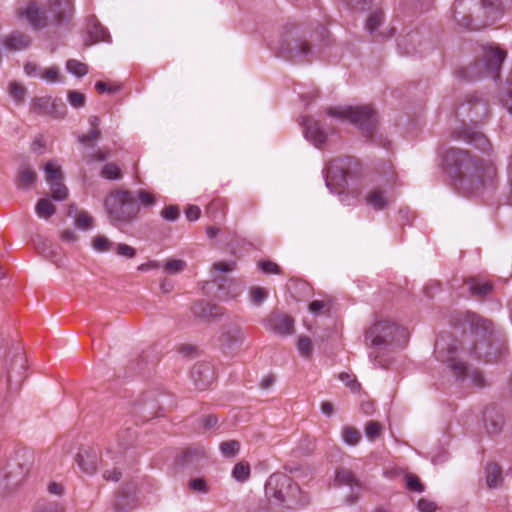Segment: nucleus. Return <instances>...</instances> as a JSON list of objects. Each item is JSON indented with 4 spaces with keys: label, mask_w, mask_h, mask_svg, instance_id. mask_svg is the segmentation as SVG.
Returning a JSON list of instances; mask_svg holds the SVG:
<instances>
[{
    "label": "nucleus",
    "mask_w": 512,
    "mask_h": 512,
    "mask_svg": "<svg viewBox=\"0 0 512 512\" xmlns=\"http://www.w3.org/2000/svg\"><path fill=\"white\" fill-rule=\"evenodd\" d=\"M366 202L373 209L380 211L389 205L390 200L384 190L375 188L367 194Z\"/></svg>",
    "instance_id": "nucleus-17"
},
{
    "label": "nucleus",
    "mask_w": 512,
    "mask_h": 512,
    "mask_svg": "<svg viewBox=\"0 0 512 512\" xmlns=\"http://www.w3.org/2000/svg\"><path fill=\"white\" fill-rule=\"evenodd\" d=\"M26 92V88L19 82L13 81L8 86V93L16 103H21L24 100Z\"/></svg>",
    "instance_id": "nucleus-30"
},
{
    "label": "nucleus",
    "mask_w": 512,
    "mask_h": 512,
    "mask_svg": "<svg viewBox=\"0 0 512 512\" xmlns=\"http://www.w3.org/2000/svg\"><path fill=\"white\" fill-rule=\"evenodd\" d=\"M91 246L96 252L104 253L113 249L114 243L106 236L97 235L92 239Z\"/></svg>",
    "instance_id": "nucleus-27"
},
{
    "label": "nucleus",
    "mask_w": 512,
    "mask_h": 512,
    "mask_svg": "<svg viewBox=\"0 0 512 512\" xmlns=\"http://www.w3.org/2000/svg\"><path fill=\"white\" fill-rule=\"evenodd\" d=\"M62 74L58 66L46 67L43 70L41 80L47 83H58L62 81Z\"/></svg>",
    "instance_id": "nucleus-32"
},
{
    "label": "nucleus",
    "mask_w": 512,
    "mask_h": 512,
    "mask_svg": "<svg viewBox=\"0 0 512 512\" xmlns=\"http://www.w3.org/2000/svg\"><path fill=\"white\" fill-rule=\"evenodd\" d=\"M339 379L354 393L360 390V384L358 381L350 374L341 373L339 375Z\"/></svg>",
    "instance_id": "nucleus-45"
},
{
    "label": "nucleus",
    "mask_w": 512,
    "mask_h": 512,
    "mask_svg": "<svg viewBox=\"0 0 512 512\" xmlns=\"http://www.w3.org/2000/svg\"><path fill=\"white\" fill-rule=\"evenodd\" d=\"M17 16L24 18L33 28L39 29L47 25V16L34 2L18 9Z\"/></svg>",
    "instance_id": "nucleus-9"
},
{
    "label": "nucleus",
    "mask_w": 512,
    "mask_h": 512,
    "mask_svg": "<svg viewBox=\"0 0 512 512\" xmlns=\"http://www.w3.org/2000/svg\"><path fill=\"white\" fill-rule=\"evenodd\" d=\"M464 140L471 143L477 149L486 152L490 149V143L488 139L480 132H470L466 133L463 137Z\"/></svg>",
    "instance_id": "nucleus-21"
},
{
    "label": "nucleus",
    "mask_w": 512,
    "mask_h": 512,
    "mask_svg": "<svg viewBox=\"0 0 512 512\" xmlns=\"http://www.w3.org/2000/svg\"><path fill=\"white\" fill-rule=\"evenodd\" d=\"M383 20V15L381 12L372 13L366 21L365 28L366 30L373 34L377 28L381 25Z\"/></svg>",
    "instance_id": "nucleus-42"
},
{
    "label": "nucleus",
    "mask_w": 512,
    "mask_h": 512,
    "mask_svg": "<svg viewBox=\"0 0 512 512\" xmlns=\"http://www.w3.org/2000/svg\"><path fill=\"white\" fill-rule=\"evenodd\" d=\"M159 286L163 293H170L173 290V283L165 278L160 281Z\"/></svg>",
    "instance_id": "nucleus-59"
},
{
    "label": "nucleus",
    "mask_w": 512,
    "mask_h": 512,
    "mask_svg": "<svg viewBox=\"0 0 512 512\" xmlns=\"http://www.w3.org/2000/svg\"><path fill=\"white\" fill-rule=\"evenodd\" d=\"M44 171L46 173V181L48 184L62 180L61 168L56 162H48L44 166Z\"/></svg>",
    "instance_id": "nucleus-25"
},
{
    "label": "nucleus",
    "mask_w": 512,
    "mask_h": 512,
    "mask_svg": "<svg viewBox=\"0 0 512 512\" xmlns=\"http://www.w3.org/2000/svg\"><path fill=\"white\" fill-rule=\"evenodd\" d=\"M383 426L377 421L370 420L365 425V435L369 441H375L380 437Z\"/></svg>",
    "instance_id": "nucleus-33"
},
{
    "label": "nucleus",
    "mask_w": 512,
    "mask_h": 512,
    "mask_svg": "<svg viewBox=\"0 0 512 512\" xmlns=\"http://www.w3.org/2000/svg\"><path fill=\"white\" fill-rule=\"evenodd\" d=\"M296 490L297 487L286 475L274 474L270 476L266 484V494L279 502H286L287 498L293 496Z\"/></svg>",
    "instance_id": "nucleus-6"
},
{
    "label": "nucleus",
    "mask_w": 512,
    "mask_h": 512,
    "mask_svg": "<svg viewBox=\"0 0 512 512\" xmlns=\"http://www.w3.org/2000/svg\"><path fill=\"white\" fill-rule=\"evenodd\" d=\"M109 34L106 29L97 22H93L88 28L86 45L90 46L100 41H108Z\"/></svg>",
    "instance_id": "nucleus-18"
},
{
    "label": "nucleus",
    "mask_w": 512,
    "mask_h": 512,
    "mask_svg": "<svg viewBox=\"0 0 512 512\" xmlns=\"http://www.w3.org/2000/svg\"><path fill=\"white\" fill-rule=\"evenodd\" d=\"M220 338L223 345L232 348L235 345L244 343L247 339V333L243 327L231 323L224 327Z\"/></svg>",
    "instance_id": "nucleus-11"
},
{
    "label": "nucleus",
    "mask_w": 512,
    "mask_h": 512,
    "mask_svg": "<svg viewBox=\"0 0 512 512\" xmlns=\"http://www.w3.org/2000/svg\"><path fill=\"white\" fill-rule=\"evenodd\" d=\"M264 325L268 330L282 336L291 335L294 331V320L286 314H271Z\"/></svg>",
    "instance_id": "nucleus-8"
},
{
    "label": "nucleus",
    "mask_w": 512,
    "mask_h": 512,
    "mask_svg": "<svg viewBox=\"0 0 512 512\" xmlns=\"http://www.w3.org/2000/svg\"><path fill=\"white\" fill-rule=\"evenodd\" d=\"M506 55V51L500 49L498 46H489L484 48L483 62L486 73L496 78Z\"/></svg>",
    "instance_id": "nucleus-7"
},
{
    "label": "nucleus",
    "mask_w": 512,
    "mask_h": 512,
    "mask_svg": "<svg viewBox=\"0 0 512 512\" xmlns=\"http://www.w3.org/2000/svg\"><path fill=\"white\" fill-rule=\"evenodd\" d=\"M51 189V194L54 200L56 201H63L68 196V189L67 187L62 183V180L58 182H54L52 184H49Z\"/></svg>",
    "instance_id": "nucleus-35"
},
{
    "label": "nucleus",
    "mask_w": 512,
    "mask_h": 512,
    "mask_svg": "<svg viewBox=\"0 0 512 512\" xmlns=\"http://www.w3.org/2000/svg\"><path fill=\"white\" fill-rule=\"evenodd\" d=\"M161 216L167 221H176L179 217V208L175 205H169L161 211Z\"/></svg>",
    "instance_id": "nucleus-47"
},
{
    "label": "nucleus",
    "mask_w": 512,
    "mask_h": 512,
    "mask_svg": "<svg viewBox=\"0 0 512 512\" xmlns=\"http://www.w3.org/2000/svg\"><path fill=\"white\" fill-rule=\"evenodd\" d=\"M189 487L194 491H198V492H202V493L207 492L206 482L201 478H196V479L191 480L189 482Z\"/></svg>",
    "instance_id": "nucleus-53"
},
{
    "label": "nucleus",
    "mask_w": 512,
    "mask_h": 512,
    "mask_svg": "<svg viewBox=\"0 0 512 512\" xmlns=\"http://www.w3.org/2000/svg\"><path fill=\"white\" fill-rule=\"evenodd\" d=\"M443 158L447 165L455 167L477 187L491 184L496 177V168L491 160L476 159L461 149L449 148Z\"/></svg>",
    "instance_id": "nucleus-1"
},
{
    "label": "nucleus",
    "mask_w": 512,
    "mask_h": 512,
    "mask_svg": "<svg viewBox=\"0 0 512 512\" xmlns=\"http://www.w3.org/2000/svg\"><path fill=\"white\" fill-rule=\"evenodd\" d=\"M23 69H24V73L27 77L38 78V79L42 78L44 68L35 62H31V61L26 62L24 64Z\"/></svg>",
    "instance_id": "nucleus-40"
},
{
    "label": "nucleus",
    "mask_w": 512,
    "mask_h": 512,
    "mask_svg": "<svg viewBox=\"0 0 512 512\" xmlns=\"http://www.w3.org/2000/svg\"><path fill=\"white\" fill-rule=\"evenodd\" d=\"M161 267V264L155 260H149L148 262L140 264L137 269L141 272H147L150 270H155Z\"/></svg>",
    "instance_id": "nucleus-56"
},
{
    "label": "nucleus",
    "mask_w": 512,
    "mask_h": 512,
    "mask_svg": "<svg viewBox=\"0 0 512 512\" xmlns=\"http://www.w3.org/2000/svg\"><path fill=\"white\" fill-rule=\"evenodd\" d=\"M48 491L51 494L60 495L63 492V487L60 484L53 482L48 485Z\"/></svg>",
    "instance_id": "nucleus-62"
},
{
    "label": "nucleus",
    "mask_w": 512,
    "mask_h": 512,
    "mask_svg": "<svg viewBox=\"0 0 512 512\" xmlns=\"http://www.w3.org/2000/svg\"><path fill=\"white\" fill-rule=\"evenodd\" d=\"M330 304L329 300H314L309 305V311L312 314H319L321 311H323L326 307H328Z\"/></svg>",
    "instance_id": "nucleus-51"
},
{
    "label": "nucleus",
    "mask_w": 512,
    "mask_h": 512,
    "mask_svg": "<svg viewBox=\"0 0 512 512\" xmlns=\"http://www.w3.org/2000/svg\"><path fill=\"white\" fill-rule=\"evenodd\" d=\"M468 288L474 295L485 296L492 291V284L478 279H470L467 282Z\"/></svg>",
    "instance_id": "nucleus-22"
},
{
    "label": "nucleus",
    "mask_w": 512,
    "mask_h": 512,
    "mask_svg": "<svg viewBox=\"0 0 512 512\" xmlns=\"http://www.w3.org/2000/svg\"><path fill=\"white\" fill-rule=\"evenodd\" d=\"M66 70L68 73L80 78L88 73V66L78 60L70 59L66 62Z\"/></svg>",
    "instance_id": "nucleus-26"
},
{
    "label": "nucleus",
    "mask_w": 512,
    "mask_h": 512,
    "mask_svg": "<svg viewBox=\"0 0 512 512\" xmlns=\"http://www.w3.org/2000/svg\"><path fill=\"white\" fill-rule=\"evenodd\" d=\"M37 181L36 172L29 166H22L15 180V185L18 189L29 190Z\"/></svg>",
    "instance_id": "nucleus-15"
},
{
    "label": "nucleus",
    "mask_w": 512,
    "mask_h": 512,
    "mask_svg": "<svg viewBox=\"0 0 512 512\" xmlns=\"http://www.w3.org/2000/svg\"><path fill=\"white\" fill-rule=\"evenodd\" d=\"M103 478L106 481L117 482L121 478V472L119 470H117V469L106 470L103 473Z\"/></svg>",
    "instance_id": "nucleus-57"
},
{
    "label": "nucleus",
    "mask_w": 512,
    "mask_h": 512,
    "mask_svg": "<svg viewBox=\"0 0 512 512\" xmlns=\"http://www.w3.org/2000/svg\"><path fill=\"white\" fill-rule=\"evenodd\" d=\"M200 213V208L195 205L189 206L185 211V215L189 221L197 220L200 217Z\"/></svg>",
    "instance_id": "nucleus-55"
},
{
    "label": "nucleus",
    "mask_w": 512,
    "mask_h": 512,
    "mask_svg": "<svg viewBox=\"0 0 512 512\" xmlns=\"http://www.w3.org/2000/svg\"><path fill=\"white\" fill-rule=\"evenodd\" d=\"M61 239L66 242H74L77 240V235L72 230H65L61 235Z\"/></svg>",
    "instance_id": "nucleus-60"
},
{
    "label": "nucleus",
    "mask_w": 512,
    "mask_h": 512,
    "mask_svg": "<svg viewBox=\"0 0 512 512\" xmlns=\"http://www.w3.org/2000/svg\"><path fill=\"white\" fill-rule=\"evenodd\" d=\"M59 107L64 108V105L52 97L35 98L32 102V109L39 114L53 115Z\"/></svg>",
    "instance_id": "nucleus-14"
},
{
    "label": "nucleus",
    "mask_w": 512,
    "mask_h": 512,
    "mask_svg": "<svg viewBox=\"0 0 512 512\" xmlns=\"http://www.w3.org/2000/svg\"><path fill=\"white\" fill-rule=\"evenodd\" d=\"M344 164V160H335L331 162L330 165L327 167V180L329 178L336 179L337 177L343 179L346 173V168ZM327 185H329L328 181Z\"/></svg>",
    "instance_id": "nucleus-24"
},
{
    "label": "nucleus",
    "mask_w": 512,
    "mask_h": 512,
    "mask_svg": "<svg viewBox=\"0 0 512 512\" xmlns=\"http://www.w3.org/2000/svg\"><path fill=\"white\" fill-rule=\"evenodd\" d=\"M95 88L100 93L112 91V89L110 88V86L108 84H106L105 82H101V81H99L95 84Z\"/></svg>",
    "instance_id": "nucleus-63"
},
{
    "label": "nucleus",
    "mask_w": 512,
    "mask_h": 512,
    "mask_svg": "<svg viewBox=\"0 0 512 512\" xmlns=\"http://www.w3.org/2000/svg\"><path fill=\"white\" fill-rule=\"evenodd\" d=\"M70 104L75 108H80L85 104V96L77 91H72L68 95Z\"/></svg>",
    "instance_id": "nucleus-50"
},
{
    "label": "nucleus",
    "mask_w": 512,
    "mask_h": 512,
    "mask_svg": "<svg viewBox=\"0 0 512 512\" xmlns=\"http://www.w3.org/2000/svg\"><path fill=\"white\" fill-rule=\"evenodd\" d=\"M486 482L490 488L497 487L501 482V471L496 464H490L486 470Z\"/></svg>",
    "instance_id": "nucleus-29"
},
{
    "label": "nucleus",
    "mask_w": 512,
    "mask_h": 512,
    "mask_svg": "<svg viewBox=\"0 0 512 512\" xmlns=\"http://www.w3.org/2000/svg\"><path fill=\"white\" fill-rule=\"evenodd\" d=\"M105 209L112 224L130 222L139 212L135 197L129 191L117 190L107 195Z\"/></svg>",
    "instance_id": "nucleus-2"
},
{
    "label": "nucleus",
    "mask_w": 512,
    "mask_h": 512,
    "mask_svg": "<svg viewBox=\"0 0 512 512\" xmlns=\"http://www.w3.org/2000/svg\"><path fill=\"white\" fill-rule=\"evenodd\" d=\"M232 476L238 482H245L250 476V465L246 462L237 463L232 470Z\"/></svg>",
    "instance_id": "nucleus-31"
},
{
    "label": "nucleus",
    "mask_w": 512,
    "mask_h": 512,
    "mask_svg": "<svg viewBox=\"0 0 512 512\" xmlns=\"http://www.w3.org/2000/svg\"><path fill=\"white\" fill-rule=\"evenodd\" d=\"M267 298V292L262 287H254L250 291L251 302L255 305H260Z\"/></svg>",
    "instance_id": "nucleus-44"
},
{
    "label": "nucleus",
    "mask_w": 512,
    "mask_h": 512,
    "mask_svg": "<svg viewBox=\"0 0 512 512\" xmlns=\"http://www.w3.org/2000/svg\"><path fill=\"white\" fill-rule=\"evenodd\" d=\"M101 176L108 180H118L121 178V170L115 163H108L104 165L101 170Z\"/></svg>",
    "instance_id": "nucleus-36"
},
{
    "label": "nucleus",
    "mask_w": 512,
    "mask_h": 512,
    "mask_svg": "<svg viewBox=\"0 0 512 512\" xmlns=\"http://www.w3.org/2000/svg\"><path fill=\"white\" fill-rule=\"evenodd\" d=\"M417 508L419 512H435L437 510V505L431 500L421 498L417 503Z\"/></svg>",
    "instance_id": "nucleus-48"
},
{
    "label": "nucleus",
    "mask_w": 512,
    "mask_h": 512,
    "mask_svg": "<svg viewBox=\"0 0 512 512\" xmlns=\"http://www.w3.org/2000/svg\"><path fill=\"white\" fill-rule=\"evenodd\" d=\"M462 352H458V344L455 339H451V343L447 344L446 355L442 356V360L447 362L448 366L454 371L458 377H470L471 382L477 386L484 384L482 375L476 371H469L468 367L461 361Z\"/></svg>",
    "instance_id": "nucleus-5"
},
{
    "label": "nucleus",
    "mask_w": 512,
    "mask_h": 512,
    "mask_svg": "<svg viewBox=\"0 0 512 512\" xmlns=\"http://www.w3.org/2000/svg\"><path fill=\"white\" fill-rule=\"evenodd\" d=\"M401 331L399 327L390 321H379L375 323L365 334V343L372 351L369 353V359L374 367H384L385 364L379 359L378 349L391 345L396 334Z\"/></svg>",
    "instance_id": "nucleus-3"
},
{
    "label": "nucleus",
    "mask_w": 512,
    "mask_h": 512,
    "mask_svg": "<svg viewBox=\"0 0 512 512\" xmlns=\"http://www.w3.org/2000/svg\"><path fill=\"white\" fill-rule=\"evenodd\" d=\"M110 156L108 149H100L91 155L92 161H105Z\"/></svg>",
    "instance_id": "nucleus-58"
},
{
    "label": "nucleus",
    "mask_w": 512,
    "mask_h": 512,
    "mask_svg": "<svg viewBox=\"0 0 512 512\" xmlns=\"http://www.w3.org/2000/svg\"><path fill=\"white\" fill-rule=\"evenodd\" d=\"M101 132L98 128H91V130L87 134L80 135L78 137V141L85 145L93 147L95 145V141L100 138Z\"/></svg>",
    "instance_id": "nucleus-41"
},
{
    "label": "nucleus",
    "mask_w": 512,
    "mask_h": 512,
    "mask_svg": "<svg viewBox=\"0 0 512 512\" xmlns=\"http://www.w3.org/2000/svg\"><path fill=\"white\" fill-rule=\"evenodd\" d=\"M219 450L224 457H235L240 451V443L237 440H229L220 443Z\"/></svg>",
    "instance_id": "nucleus-28"
},
{
    "label": "nucleus",
    "mask_w": 512,
    "mask_h": 512,
    "mask_svg": "<svg viewBox=\"0 0 512 512\" xmlns=\"http://www.w3.org/2000/svg\"><path fill=\"white\" fill-rule=\"evenodd\" d=\"M321 412L326 416H331L334 412L333 405L330 402H323L321 404Z\"/></svg>",
    "instance_id": "nucleus-61"
},
{
    "label": "nucleus",
    "mask_w": 512,
    "mask_h": 512,
    "mask_svg": "<svg viewBox=\"0 0 512 512\" xmlns=\"http://www.w3.org/2000/svg\"><path fill=\"white\" fill-rule=\"evenodd\" d=\"M341 436L344 443L350 446L357 445L362 438L361 433L352 426H344L342 428Z\"/></svg>",
    "instance_id": "nucleus-23"
},
{
    "label": "nucleus",
    "mask_w": 512,
    "mask_h": 512,
    "mask_svg": "<svg viewBox=\"0 0 512 512\" xmlns=\"http://www.w3.org/2000/svg\"><path fill=\"white\" fill-rule=\"evenodd\" d=\"M99 459L98 452L92 448H83L76 456V462L80 470L89 475H92L97 471Z\"/></svg>",
    "instance_id": "nucleus-10"
},
{
    "label": "nucleus",
    "mask_w": 512,
    "mask_h": 512,
    "mask_svg": "<svg viewBox=\"0 0 512 512\" xmlns=\"http://www.w3.org/2000/svg\"><path fill=\"white\" fill-rule=\"evenodd\" d=\"M135 201L139 208L140 206L144 208H149L156 203L155 196L152 193L145 190H138L136 192Z\"/></svg>",
    "instance_id": "nucleus-34"
},
{
    "label": "nucleus",
    "mask_w": 512,
    "mask_h": 512,
    "mask_svg": "<svg viewBox=\"0 0 512 512\" xmlns=\"http://www.w3.org/2000/svg\"><path fill=\"white\" fill-rule=\"evenodd\" d=\"M75 226L82 230L91 229L93 227V217L86 211H81L76 216Z\"/></svg>",
    "instance_id": "nucleus-39"
},
{
    "label": "nucleus",
    "mask_w": 512,
    "mask_h": 512,
    "mask_svg": "<svg viewBox=\"0 0 512 512\" xmlns=\"http://www.w3.org/2000/svg\"><path fill=\"white\" fill-rule=\"evenodd\" d=\"M48 11L52 22L61 23L72 15V0H51Z\"/></svg>",
    "instance_id": "nucleus-13"
},
{
    "label": "nucleus",
    "mask_w": 512,
    "mask_h": 512,
    "mask_svg": "<svg viewBox=\"0 0 512 512\" xmlns=\"http://www.w3.org/2000/svg\"><path fill=\"white\" fill-rule=\"evenodd\" d=\"M305 134L307 139L316 147H320L326 140V134L313 119H307L305 121Z\"/></svg>",
    "instance_id": "nucleus-16"
},
{
    "label": "nucleus",
    "mask_w": 512,
    "mask_h": 512,
    "mask_svg": "<svg viewBox=\"0 0 512 512\" xmlns=\"http://www.w3.org/2000/svg\"><path fill=\"white\" fill-rule=\"evenodd\" d=\"M55 211V205L48 198L40 199L35 206V213L41 219H49Z\"/></svg>",
    "instance_id": "nucleus-19"
},
{
    "label": "nucleus",
    "mask_w": 512,
    "mask_h": 512,
    "mask_svg": "<svg viewBox=\"0 0 512 512\" xmlns=\"http://www.w3.org/2000/svg\"><path fill=\"white\" fill-rule=\"evenodd\" d=\"M235 268V262L220 261L213 264V269L221 273H227L233 271Z\"/></svg>",
    "instance_id": "nucleus-52"
},
{
    "label": "nucleus",
    "mask_w": 512,
    "mask_h": 512,
    "mask_svg": "<svg viewBox=\"0 0 512 512\" xmlns=\"http://www.w3.org/2000/svg\"><path fill=\"white\" fill-rule=\"evenodd\" d=\"M1 43L7 51L16 52L27 49L31 40L28 35L14 31L3 37Z\"/></svg>",
    "instance_id": "nucleus-12"
},
{
    "label": "nucleus",
    "mask_w": 512,
    "mask_h": 512,
    "mask_svg": "<svg viewBox=\"0 0 512 512\" xmlns=\"http://www.w3.org/2000/svg\"><path fill=\"white\" fill-rule=\"evenodd\" d=\"M186 267V262L181 259H170L164 265V272L173 275L182 272Z\"/></svg>",
    "instance_id": "nucleus-38"
},
{
    "label": "nucleus",
    "mask_w": 512,
    "mask_h": 512,
    "mask_svg": "<svg viewBox=\"0 0 512 512\" xmlns=\"http://www.w3.org/2000/svg\"><path fill=\"white\" fill-rule=\"evenodd\" d=\"M297 350L302 357H309L312 353V341L307 336H300L297 340Z\"/></svg>",
    "instance_id": "nucleus-37"
},
{
    "label": "nucleus",
    "mask_w": 512,
    "mask_h": 512,
    "mask_svg": "<svg viewBox=\"0 0 512 512\" xmlns=\"http://www.w3.org/2000/svg\"><path fill=\"white\" fill-rule=\"evenodd\" d=\"M116 252L119 256L125 257V258H134L136 255V250L125 243H119L116 245Z\"/></svg>",
    "instance_id": "nucleus-46"
},
{
    "label": "nucleus",
    "mask_w": 512,
    "mask_h": 512,
    "mask_svg": "<svg viewBox=\"0 0 512 512\" xmlns=\"http://www.w3.org/2000/svg\"><path fill=\"white\" fill-rule=\"evenodd\" d=\"M335 480L338 484L347 485L351 488H360L361 486L355 475L345 468H340L336 471Z\"/></svg>",
    "instance_id": "nucleus-20"
},
{
    "label": "nucleus",
    "mask_w": 512,
    "mask_h": 512,
    "mask_svg": "<svg viewBox=\"0 0 512 512\" xmlns=\"http://www.w3.org/2000/svg\"><path fill=\"white\" fill-rule=\"evenodd\" d=\"M484 8L487 9V13L493 12L494 10L500 14L502 11V3L496 0L494 3L492 0H484Z\"/></svg>",
    "instance_id": "nucleus-54"
},
{
    "label": "nucleus",
    "mask_w": 512,
    "mask_h": 512,
    "mask_svg": "<svg viewBox=\"0 0 512 512\" xmlns=\"http://www.w3.org/2000/svg\"><path fill=\"white\" fill-rule=\"evenodd\" d=\"M327 115L344 123L349 122L363 130H369L376 123V115L369 106H337L327 110Z\"/></svg>",
    "instance_id": "nucleus-4"
},
{
    "label": "nucleus",
    "mask_w": 512,
    "mask_h": 512,
    "mask_svg": "<svg viewBox=\"0 0 512 512\" xmlns=\"http://www.w3.org/2000/svg\"><path fill=\"white\" fill-rule=\"evenodd\" d=\"M405 481H406V488L408 490L419 492V493L424 491V486L420 482L419 478L416 475H413V474L406 475Z\"/></svg>",
    "instance_id": "nucleus-43"
},
{
    "label": "nucleus",
    "mask_w": 512,
    "mask_h": 512,
    "mask_svg": "<svg viewBox=\"0 0 512 512\" xmlns=\"http://www.w3.org/2000/svg\"><path fill=\"white\" fill-rule=\"evenodd\" d=\"M473 109L475 110L477 115L480 114V112H482L484 115H486V112H487L486 105L481 101L473 104Z\"/></svg>",
    "instance_id": "nucleus-64"
},
{
    "label": "nucleus",
    "mask_w": 512,
    "mask_h": 512,
    "mask_svg": "<svg viewBox=\"0 0 512 512\" xmlns=\"http://www.w3.org/2000/svg\"><path fill=\"white\" fill-rule=\"evenodd\" d=\"M259 266L265 274H279L281 272L280 267L272 261H262Z\"/></svg>",
    "instance_id": "nucleus-49"
}]
</instances>
